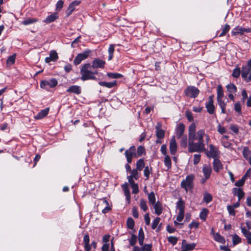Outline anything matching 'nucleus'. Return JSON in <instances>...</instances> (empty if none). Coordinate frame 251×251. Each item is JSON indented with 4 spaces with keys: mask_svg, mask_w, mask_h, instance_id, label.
<instances>
[{
    "mask_svg": "<svg viewBox=\"0 0 251 251\" xmlns=\"http://www.w3.org/2000/svg\"><path fill=\"white\" fill-rule=\"evenodd\" d=\"M91 65L90 63L85 64L80 69V74L81 75V79L85 81L88 79H96L94 76L95 74H97L98 72H92Z\"/></svg>",
    "mask_w": 251,
    "mask_h": 251,
    "instance_id": "nucleus-1",
    "label": "nucleus"
},
{
    "mask_svg": "<svg viewBox=\"0 0 251 251\" xmlns=\"http://www.w3.org/2000/svg\"><path fill=\"white\" fill-rule=\"evenodd\" d=\"M194 178V175L191 174L187 176L185 179L181 181L180 184L181 187L184 189L186 193L193 188Z\"/></svg>",
    "mask_w": 251,
    "mask_h": 251,
    "instance_id": "nucleus-2",
    "label": "nucleus"
},
{
    "mask_svg": "<svg viewBox=\"0 0 251 251\" xmlns=\"http://www.w3.org/2000/svg\"><path fill=\"white\" fill-rule=\"evenodd\" d=\"M193 140L189 139L188 150L190 152H201L204 151L205 146L204 143L199 142L195 143Z\"/></svg>",
    "mask_w": 251,
    "mask_h": 251,
    "instance_id": "nucleus-3",
    "label": "nucleus"
},
{
    "mask_svg": "<svg viewBox=\"0 0 251 251\" xmlns=\"http://www.w3.org/2000/svg\"><path fill=\"white\" fill-rule=\"evenodd\" d=\"M58 84V81L54 78L43 80L40 82V87L46 90H49L50 88H54Z\"/></svg>",
    "mask_w": 251,
    "mask_h": 251,
    "instance_id": "nucleus-4",
    "label": "nucleus"
},
{
    "mask_svg": "<svg viewBox=\"0 0 251 251\" xmlns=\"http://www.w3.org/2000/svg\"><path fill=\"white\" fill-rule=\"evenodd\" d=\"M200 93V90L195 86H189L184 90L185 95L191 98H196Z\"/></svg>",
    "mask_w": 251,
    "mask_h": 251,
    "instance_id": "nucleus-5",
    "label": "nucleus"
},
{
    "mask_svg": "<svg viewBox=\"0 0 251 251\" xmlns=\"http://www.w3.org/2000/svg\"><path fill=\"white\" fill-rule=\"evenodd\" d=\"M125 154L127 163H131L133 157H137L135 147L134 146H131L129 149L126 151Z\"/></svg>",
    "mask_w": 251,
    "mask_h": 251,
    "instance_id": "nucleus-6",
    "label": "nucleus"
},
{
    "mask_svg": "<svg viewBox=\"0 0 251 251\" xmlns=\"http://www.w3.org/2000/svg\"><path fill=\"white\" fill-rule=\"evenodd\" d=\"M202 171L204 177L201 179V182L204 183L208 179L212 173V168L209 164H204L202 167Z\"/></svg>",
    "mask_w": 251,
    "mask_h": 251,
    "instance_id": "nucleus-7",
    "label": "nucleus"
},
{
    "mask_svg": "<svg viewBox=\"0 0 251 251\" xmlns=\"http://www.w3.org/2000/svg\"><path fill=\"white\" fill-rule=\"evenodd\" d=\"M90 53L91 50H87L82 53L78 54L74 61L75 65H77L79 64L82 61L85 60L88 57Z\"/></svg>",
    "mask_w": 251,
    "mask_h": 251,
    "instance_id": "nucleus-8",
    "label": "nucleus"
},
{
    "mask_svg": "<svg viewBox=\"0 0 251 251\" xmlns=\"http://www.w3.org/2000/svg\"><path fill=\"white\" fill-rule=\"evenodd\" d=\"M251 69L244 65L242 67L241 76L247 82L251 81Z\"/></svg>",
    "mask_w": 251,
    "mask_h": 251,
    "instance_id": "nucleus-9",
    "label": "nucleus"
},
{
    "mask_svg": "<svg viewBox=\"0 0 251 251\" xmlns=\"http://www.w3.org/2000/svg\"><path fill=\"white\" fill-rule=\"evenodd\" d=\"M214 95H211L208 98V100L205 103V107L208 113L213 114L215 112V106L214 105Z\"/></svg>",
    "mask_w": 251,
    "mask_h": 251,
    "instance_id": "nucleus-10",
    "label": "nucleus"
},
{
    "mask_svg": "<svg viewBox=\"0 0 251 251\" xmlns=\"http://www.w3.org/2000/svg\"><path fill=\"white\" fill-rule=\"evenodd\" d=\"M205 135L204 129H200L195 134V136L192 138V140H197L201 143H204L203 138Z\"/></svg>",
    "mask_w": 251,
    "mask_h": 251,
    "instance_id": "nucleus-11",
    "label": "nucleus"
},
{
    "mask_svg": "<svg viewBox=\"0 0 251 251\" xmlns=\"http://www.w3.org/2000/svg\"><path fill=\"white\" fill-rule=\"evenodd\" d=\"M218 150L212 145L209 146V151L206 152V155L208 157H212L214 159L217 158L219 155Z\"/></svg>",
    "mask_w": 251,
    "mask_h": 251,
    "instance_id": "nucleus-12",
    "label": "nucleus"
},
{
    "mask_svg": "<svg viewBox=\"0 0 251 251\" xmlns=\"http://www.w3.org/2000/svg\"><path fill=\"white\" fill-rule=\"evenodd\" d=\"M177 149V143L175 139V136H173L171 139L169 144V149L172 155H175Z\"/></svg>",
    "mask_w": 251,
    "mask_h": 251,
    "instance_id": "nucleus-13",
    "label": "nucleus"
},
{
    "mask_svg": "<svg viewBox=\"0 0 251 251\" xmlns=\"http://www.w3.org/2000/svg\"><path fill=\"white\" fill-rule=\"evenodd\" d=\"M105 64V62L103 60L99 58H96L93 61L91 66L94 69L103 68Z\"/></svg>",
    "mask_w": 251,
    "mask_h": 251,
    "instance_id": "nucleus-14",
    "label": "nucleus"
},
{
    "mask_svg": "<svg viewBox=\"0 0 251 251\" xmlns=\"http://www.w3.org/2000/svg\"><path fill=\"white\" fill-rule=\"evenodd\" d=\"M213 167L215 172L219 173L223 169V165L219 159L215 158L213 162Z\"/></svg>",
    "mask_w": 251,
    "mask_h": 251,
    "instance_id": "nucleus-15",
    "label": "nucleus"
},
{
    "mask_svg": "<svg viewBox=\"0 0 251 251\" xmlns=\"http://www.w3.org/2000/svg\"><path fill=\"white\" fill-rule=\"evenodd\" d=\"M80 3V1L78 0H75L71 2L69 7L68 8L67 10L66 11L67 16H70L73 12L75 10V7L78 5Z\"/></svg>",
    "mask_w": 251,
    "mask_h": 251,
    "instance_id": "nucleus-16",
    "label": "nucleus"
},
{
    "mask_svg": "<svg viewBox=\"0 0 251 251\" xmlns=\"http://www.w3.org/2000/svg\"><path fill=\"white\" fill-rule=\"evenodd\" d=\"M232 192L234 196L238 197V201H240L244 197L245 193L241 188H233Z\"/></svg>",
    "mask_w": 251,
    "mask_h": 251,
    "instance_id": "nucleus-17",
    "label": "nucleus"
},
{
    "mask_svg": "<svg viewBox=\"0 0 251 251\" xmlns=\"http://www.w3.org/2000/svg\"><path fill=\"white\" fill-rule=\"evenodd\" d=\"M68 93H74L76 95H79L81 93V90L80 86L77 85H73L70 86L67 90Z\"/></svg>",
    "mask_w": 251,
    "mask_h": 251,
    "instance_id": "nucleus-18",
    "label": "nucleus"
},
{
    "mask_svg": "<svg viewBox=\"0 0 251 251\" xmlns=\"http://www.w3.org/2000/svg\"><path fill=\"white\" fill-rule=\"evenodd\" d=\"M101 203L100 204L105 206V207L104 209H102V212L104 214L107 213L108 211H109L111 210V207L109 205V204L107 201L106 200V198H104L100 200Z\"/></svg>",
    "mask_w": 251,
    "mask_h": 251,
    "instance_id": "nucleus-19",
    "label": "nucleus"
},
{
    "mask_svg": "<svg viewBox=\"0 0 251 251\" xmlns=\"http://www.w3.org/2000/svg\"><path fill=\"white\" fill-rule=\"evenodd\" d=\"M241 232L248 240V243L251 245V232L245 227H241Z\"/></svg>",
    "mask_w": 251,
    "mask_h": 251,
    "instance_id": "nucleus-20",
    "label": "nucleus"
},
{
    "mask_svg": "<svg viewBox=\"0 0 251 251\" xmlns=\"http://www.w3.org/2000/svg\"><path fill=\"white\" fill-rule=\"evenodd\" d=\"M185 130V126L183 124H180L176 127V133L177 138H180L183 135Z\"/></svg>",
    "mask_w": 251,
    "mask_h": 251,
    "instance_id": "nucleus-21",
    "label": "nucleus"
},
{
    "mask_svg": "<svg viewBox=\"0 0 251 251\" xmlns=\"http://www.w3.org/2000/svg\"><path fill=\"white\" fill-rule=\"evenodd\" d=\"M153 206L154 209L155 213L157 215H161L163 211L162 203L158 201L153 204Z\"/></svg>",
    "mask_w": 251,
    "mask_h": 251,
    "instance_id": "nucleus-22",
    "label": "nucleus"
},
{
    "mask_svg": "<svg viewBox=\"0 0 251 251\" xmlns=\"http://www.w3.org/2000/svg\"><path fill=\"white\" fill-rule=\"evenodd\" d=\"M196 126L194 123H192L189 126L188 133L189 139L192 140V138L195 136V134L196 133Z\"/></svg>",
    "mask_w": 251,
    "mask_h": 251,
    "instance_id": "nucleus-23",
    "label": "nucleus"
},
{
    "mask_svg": "<svg viewBox=\"0 0 251 251\" xmlns=\"http://www.w3.org/2000/svg\"><path fill=\"white\" fill-rule=\"evenodd\" d=\"M99 84L101 86L105 87L108 88H111L117 85V81H114L109 82L100 81L99 82Z\"/></svg>",
    "mask_w": 251,
    "mask_h": 251,
    "instance_id": "nucleus-24",
    "label": "nucleus"
},
{
    "mask_svg": "<svg viewBox=\"0 0 251 251\" xmlns=\"http://www.w3.org/2000/svg\"><path fill=\"white\" fill-rule=\"evenodd\" d=\"M49 108H46L44 109L41 110L35 116L36 119H41L45 117L49 113Z\"/></svg>",
    "mask_w": 251,
    "mask_h": 251,
    "instance_id": "nucleus-25",
    "label": "nucleus"
},
{
    "mask_svg": "<svg viewBox=\"0 0 251 251\" xmlns=\"http://www.w3.org/2000/svg\"><path fill=\"white\" fill-rule=\"evenodd\" d=\"M228 136L227 135H224L221 138V143L222 145L226 148H230L231 144L228 141Z\"/></svg>",
    "mask_w": 251,
    "mask_h": 251,
    "instance_id": "nucleus-26",
    "label": "nucleus"
},
{
    "mask_svg": "<svg viewBox=\"0 0 251 251\" xmlns=\"http://www.w3.org/2000/svg\"><path fill=\"white\" fill-rule=\"evenodd\" d=\"M58 18V14L56 12H54L52 14L48 16L45 19V22L46 23H50L54 22L56 19Z\"/></svg>",
    "mask_w": 251,
    "mask_h": 251,
    "instance_id": "nucleus-27",
    "label": "nucleus"
},
{
    "mask_svg": "<svg viewBox=\"0 0 251 251\" xmlns=\"http://www.w3.org/2000/svg\"><path fill=\"white\" fill-rule=\"evenodd\" d=\"M122 189L126 197V199L128 202H129L130 199V194L127 185L126 184H123L122 185Z\"/></svg>",
    "mask_w": 251,
    "mask_h": 251,
    "instance_id": "nucleus-28",
    "label": "nucleus"
},
{
    "mask_svg": "<svg viewBox=\"0 0 251 251\" xmlns=\"http://www.w3.org/2000/svg\"><path fill=\"white\" fill-rule=\"evenodd\" d=\"M176 208L178 210V212H184L185 203L183 201L180 199L176 203Z\"/></svg>",
    "mask_w": 251,
    "mask_h": 251,
    "instance_id": "nucleus-29",
    "label": "nucleus"
},
{
    "mask_svg": "<svg viewBox=\"0 0 251 251\" xmlns=\"http://www.w3.org/2000/svg\"><path fill=\"white\" fill-rule=\"evenodd\" d=\"M152 171V168L148 166L145 167L144 170V175L146 177V180H148L149 178L150 175L151 174Z\"/></svg>",
    "mask_w": 251,
    "mask_h": 251,
    "instance_id": "nucleus-30",
    "label": "nucleus"
},
{
    "mask_svg": "<svg viewBox=\"0 0 251 251\" xmlns=\"http://www.w3.org/2000/svg\"><path fill=\"white\" fill-rule=\"evenodd\" d=\"M138 240L139 244L142 246L144 240V233L142 228H141L138 231Z\"/></svg>",
    "mask_w": 251,
    "mask_h": 251,
    "instance_id": "nucleus-31",
    "label": "nucleus"
},
{
    "mask_svg": "<svg viewBox=\"0 0 251 251\" xmlns=\"http://www.w3.org/2000/svg\"><path fill=\"white\" fill-rule=\"evenodd\" d=\"M214 239L220 243L224 244L225 243V238L221 235H220L219 233H216L214 234Z\"/></svg>",
    "mask_w": 251,
    "mask_h": 251,
    "instance_id": "nucleus-32",
    "label": "nucleus"
},
{
    "mask_svg": "<svg viewBox=\"0 0 251 251\" xmlns=\"http://www.w3.org/2000/svg\"><path fill=\"white\" fill-rule=\"evenodd\" d=\"M243 27L240 26H237L234 28L231 31V34L233 36H236L238 34H243Z\"/></svg>",
    "mask_w": 251,
    "mask_h": 251,
    "instance_id": "nucleus-33",
    "label": "nucleus"
},
{
    "mask_svg": "<svg viewBox=\"0 0 251 251\" xmlns=\"http://www.w3.org/2000/svg\"><path fill=\"white\" fill-rule=\"evenodd\" d=\"M145 162L144 159H140L136 162V169L141 171L144 168H145Z\"/></svg>",
    "mask_w": 251,
    "mask_h": 251,
    "instance_id": "nucleus-34",
    "label": "nucleus"
},
{
    "mask_svg": "<svg viewBox=\"0 0 251 251\" xmlns=\"http://www.w3.org/2000/svg\"><path fill=\"white\" fill-rule=\"evenodd\" d=\"M212 201V195L208 193L205 192L203 195V201L206 204L209 203Z\"/></svg>",
    "mask_w": 251,
    "mask_h": 251,
    "instance_id": "nucleus-35",
    "label": "nucleus"
},
{
    "mask_svg": "<svg viewBox=\"0 0 251 251\" xmlns=\"http://www.w3.org/2000/svg\"><path fill=\"white\" fill-rule=\"evenodd\" d=\"M164 164L165 166L167 168V169L169 170L172 167V162L170 157L169 155H166L164 158Z\"/></svg>",
    "mask_w": 251,
    "mask_h": 251,
    "instance_id": "nucleus-36",
    "label": "nucleus"
},
{
    "mask_svg": "<svg viewBox=\"0 0 251 251\" xmlns=\"http://www.w3.org/2000/svg\"><path fill=\"white\" fill-rule=\"evenodd\" d=\"M223 99H217V101L218 103V104L219 105L220 107L221 108L222 110V113H226V103L224 102V101L223 100Z\"/></svg>",
    "mask_w": 251,
    "mask_h": 251,
    "instance_id": "nucleus-37",
    "label": "nucleus"
},
{
    "mask_svg": "<svg viewBox=\"0 0 251 251\" xmlns=\"http://www.w3.org/2000/svg\"><path fill=\"white\" fill-rule=\"evenodd\" d=\"M226 87L227 91L230 93H234L237 91V88L233 83L227 85Z\"/></svg>",
    "mask_w": 251,
    "mask_h": 251,
    "instance_id": "nucleus-38",
    "label": "nucleus"
},
{
    "mask_svg": "<svg viewBox=\"0 0 251 251\" xmlns=\"http://www.w3.org/2000/svg\"><path fill=\"white\" fill-rule=\"evenodd\" d=\"M208 214V210L206 208H203L200 214V218L203 221H205Z\"/></svg>",
    "mask_w": 251,
    "mask_h": 251,
    "instance_id": "nucleus-39",
    "label": "nucleus"
},
{
    "mask_svg": "<svg viewBox=\"0 0 251 251\" xmlns=\"http://www.w3.org/2000/svg\"><path fill=\"white\" fill-rule=\"evenodd\" d=\"M148 198L150 203L152 205L156 203V199L153 192L148 194Z\"/></svg>",
    "mask_w": 251,
    "mask_h": 251,
    "instance_id": "nucleus-40",
    "label": "nucleus"
},
{
    "mask_svg": "<svg viewBox=\"0 0 251 251\" xmlns=\"http://www.w3.org/2000/svg\"><path fill=\"white\" fill-rule=\"evenodd\" d=\"M115 50V46L113 44L110 45L108 48V60H111L113 57V53Z\"/></svg>",
    "mask_w": 251,
    "mask_h": 251,
    "instance_id": "nucleus-41",
    "label": "nucleus"
},
{
    "mask_svg": "<svg viewBox=\"0 0 251 251\" xmlns=\"http://www.w3.org/2000/svg\"><path fill=\"white\" fill-rule=\"evenodd\" d=\"M37 21V20L35 18H28L22 21V24L25 25H27L33 24Z\"/></svg>",
    "mask_w": 251,
    "mask_h": 251,
    "instance_id": "nucleus-42",
    "label": "nucleus"
},
{
    "mask_svg": "<svg viewBox=\"0 0 251 251\" xmlns=\"http://www.w3.org/2000/svg\"><path fill=\"white\" fill-rule=\"evenodd\" d=\"M107 75L110 78H119L123 76L122 74L117 73H108Z\"/></svg>",
    "mask_w": 251,
    "mask_h": 251,
    "instance_id": "nucleus-43",
    "label": "nucleus"
},
{
    "mask_svg": "<svg viewBox=\"0 0 251 251\" xmlns=\"http://www.w3.org/2000/svg\"><path fill=\"white\" fill-rule=\"evenodd\" d=\"M135 222L131 218H128L126 221V226L128 228L132 229L134 228Z\"/></svg>",
    "mask_w": 251,
    "mask_h": 251,
    "instance_id": "nucleus-44",
    "label": "nucleus"
},
{
    "mask_svg": "<svg viewBox=\"0 0 251 251\" xmlns=\"http://www.w3.org/2000/svg\"><path fill=\"white\" fill-rule=\"evenodd\" d=\"M140 208L143 210L144 211H146L147 209H148V207L147 204V202L144 199H141L140 201Z\"/></svg>",
    "mask_w": 251,
    "mask_h": 251,
    "instance_id": "nucleus-45",
    "label": "nucleus"
},
{
    "mask_svg": "<svg viewBox=\"0 0 251 251\" xmlns=\"http://www.w3.org/2000/svg\"><path fill=\"white\" fill-rule=\"evenodd\" d=\"M230 28V27L229 25L227 24L225 25V26L222 28V31L219 34V37H222L225 35L229 31Z\"/></svg>",
    "mask_w": 251,
    "mask_h": 251,
    "instance_id": "nucleus-46",
    "label": "nucleus"
},
{
    "mask_svg": "<svg viewBox=\"0 0 251 251\" xmlns=\"http://www.w3.org/2000/svg\"><path fill=\"white\" fill-rule=\"evenodd\" d=\"M138 171L139 170L136 169L132 170L130 172L131 175L128 176H130L132 178H134L135 180H137L139 177Z\"/></svg>",
    "mask_w": 251,
    "mask_h": 251,
    "instance_id": "nucleus-47",
    "label": "nucleus"
},
{
    "mask_svg": "<svg viewBox=\"0 0 251 251\" xmlns=\"http://www.w3.org/2000/svg\"><path fill=\"white\" fill-rule=\"evenodd\" d=\"M241 242V239L240 237L236 234H234L232 236V243L233 245H237Z\"/></svg>",
    "mask_w": 251,
    "mask_h": 251,
    "instance_id": "nucleus-48",
    "label": "nucleus"
},
{
    "mask_svg": "<svg viewBox=\"0 0 251 251\" xmlns=\"http://www.w3.org/2000/svg\"><path fill=\"white\" fill-rule=\"evenodd\" d=\"M16 59V54H14L10 56L7 59L6 63L7 65H11L14 64Z\"/></svg>",
    "mask_w": 251,
    "mask_h": 251,
    "instance_id": "nucleus-49",
    "label": "nucleus"
},
{
    "mask_svg": "<svg viewBox=\"0 0 251 251\" xmlns=\"http://www.w3.org/2000/svg\"><path fill=\"white\" fill-rule=\"evenodd\" d=\"M223 98L224 92L222 87L221 85H219L217 87V99H223Z\"/></svg>",
    "mask_w": 251,
    "mask_h": 251,
    "instance_id": "nucleus-50",
    "label": "nucleus"
},
{
    "mask_svg": "<svg viewBox=\"0 0 251 251\" xmlns=\"http://www.w3.org/2000/svg\"><path fill=\"white\" fill-rule=\"evenodd\" d=\"M243 155L246 159L250 157L251 151L249 150L248 147H245L243 151Z\"/></svg>",
    "mask_w": 251,
    "mask_h": 251,
    "instance_id": "nucleus-51",
    "label": "nucleus"
},
{
    "mask_svg": "<svg viewBox=\"0 0 251 251\" xmlns=\"http://www.w3.org/2000/svg\"><path fill=\"white\" fill-rule=\"evenodd\" d=\"M145 153V149L143 146H140L137 148V156L139 157Z\"/></svg>",
    "mask_w": 251,
    "mask_h": 251,
    "instance_id": "nucleus-52",
    "label": "nucleus"
},
{
    "mask_svg": "<svg viewBox=\"0 0 251 251\" xmlns=\"http://www.w3.org/2000/svg\"><path fill=\"white\" fill-rule=\"evenodd\" d=\"M156 135L158 139H163L165 136V131L163 129L156 131Z\"/></svg>",
    "mask_w": 251,
    "mask_h": 251,
    "instance_id": "nucleus-53",
    "label": "nucleus"
},
{
    "mask_svg": "<svg viewBox=\"0 0 251 251\" xmlns=\"http://www.w3.org/2000/svg\"><path fill=\"white\" fill-rule=\"evenodd\" d=\"M240 74H241V70H240L239 68L237 67L233 70L232 76L235 78H238Z\"/></svg>",
    "mask_w": 251,
    "mask_h": 251,
    "instance_id": "nucleus-54",
    "label": "nucleus"
},
{
    "mask_svg": "<svg viewBox=\"0 0 251 251\" xmlns=\"http://www.w3.org/2000/svg\"><path fill=\"white\" fill-rule=\"evenodd\" d=\"M137 242V237L134 234H131V237L129 239V244L131 246H134Z\"/></svg>",
    "mask_w": 251,
    "mask_h": 251,
    "instance_id": "nucleus-55",
    "label": "nucleus"
},
{
    "mask_svg": "<svg viewBox=\"0 0 251 251\" xmlns=\"http://www.w3.org/2000/svg\"><path fill=\"white\" fill-rule=\"evenodd\" d=\"M160 218L159 217H156L152 222V225H151V228L152 229H155L159 223L160 222Z\"/></svg>",
    "mask_w": 251,
    "mask_h": 251,
    "instance_id": "nucleus-56",
    "label": "nucleus"
},
{
    "mask_svg": "<svg viewBox=\"0 0 251 251\" xmlns=\"http://www.w3.org/2000/svg\"><path fill=\"white\" fill-rule=\"evenodd\" d=\"M50 57L52 61H55L58 59L57 53L55 50H52L50 51Z\"/></svg>",
    "mask_w": 251,
    "mask_h": 251,
    "instance_id": "nucleus-57",
    "label": "nucleus"
},
{
    "mask_svg": "<svg viewBox=\"0 0 251 251\" xmlns=\"http://www.w3.org/2000/svg\"><path fill=\"white\" fill-rule=\"evenodd\" d=\"M180 145L182 147L185 148L187 145V138L186 136H182L180 140Z\"/></svg>",
    "mask_w": 251,
    "mask_h": 251,
    "instance_id": "nucleus-58",
    "label": "nucleus"
},
{
    "mask_svg": "<svg viewBox=\"0 0 251 251\" xmlns=\"http://www.w3.org/2000/svg\"><path fill=\"white\" fill-rule=\"evenodd\" d=\"M168 241L173 245H175L177 243V238L174 236H169V237H168Z\"/></svg>",
    "mask_w": 251,
    "mask_h": 251,
    "instance_id": "nucleus-59",
    "label": "nucleus"
},
{
    "mask_svg": "<svg viewBox=\"0 0 251 251\" xmlns=\"http://www.w3.org/2000/svg\"><path fill=\"white\" fill-rule=\"evenodd\" d=\"M245 176H244L241 179H240L239 180L236 181L235 183V185L236 186H237V187H241V186H242L244 184V183H245Z\"/></svg>",
    "mask_w": 251,
    "mask_h": 251,
    "instance_id": "nucleus-60",
    "label": "nucleus"
},
{
    "mask_svg": "<svg viewBox=\"0 0 251 251\" xmlns=\"http://www.w3.org/2000/svg\"><path fill=\"white\" fill-rule=\"evenodd\" d=\"M185 115H186L187 119H188V120L189 122H191V121H193L194 118H193V114L191 112H190L189 111H186L185 112Z\"/></svg>",
    "mask_w": 251,
    "mask_h": 251,
    "instance_id": "nucleus-61",
    "label": "nucleus"
},
{
    "mask_svg": "<svg viewBox=\"0 0 251 251\" xmlns=\"http://www.w3.org/2000/svg\"><path fill=\"white\" fill-rule=\"evenodd\" d=\"M230 129L235 134H237L239 132V127L236 125H230Z\"/></svg>",
    "mask_w": 251,
    "mask_h": 251,
    "instance_id": "nucleus-62",
    "label": "nucleus"
},
{
    "mask_svg": "<svg viewBox=\"0 0 251 251\" xmlns=\"http://www.w3.org/2000/svg\"><path fill=\"white\" fill-rule=\"evenodd\" d=\"M217 131L221 134H223L226 131L225 127L221 126L220 124L217 126Z\"/></svg>",
    "mask_w": 251,
    "mask_h": 251,
    "instance_id": "nucleus-63",
    "label": "nucleus"
},
{
    "mask_svg": "<svg viewBox=\"0 0 251 251\" xmlns=\"http://www.w3.org/2000/svg\"><path fill=\"white\" fill-rule=\"evenodd\" d=\"M152 246L151 244H146L142 248V251H151Z\"/></svg>",
    "mask_w": 251,
    "mask_h": 251,
    "instance_id": "nucleus-64",
    "label": "nucleus"
}]
</instances>
